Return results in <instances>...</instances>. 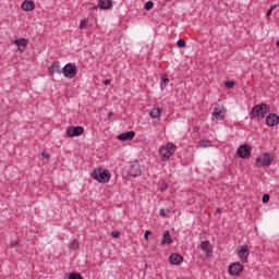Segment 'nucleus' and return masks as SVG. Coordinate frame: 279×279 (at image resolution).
<instances>
[{"label": "nucleus", "instance_id": "6ab92c4d", "mask_svg": "<svg viewBox=\"0 0 279 279\" xmlns=\"http://www.w3.org/2000/svg\"><path fill=\"white\" fill-rule=\"evenodd\" d=\"M129 175H132L133 178H136V175H141V169L138 168V165H132L130 167Z\"/></svg>", "mask_w": 279, "mask_h": 279}, {"label": "nucleus", "instance_id": "2f4dec72", "mask_svg": "<svg viewBox=\"0 0 279 279\" xmlns=\"http://www.w3.org/2000/svg\"><path fill=\"white\" fill-rule=\"evenodd\" d=\"M113 239H119V236H121L120 232H113L112 233Z\"/></svg>", "mask_w": 279, "mask_h": 279}, {"label": "nucleus", "instance_id": "a878e982", "mask_svg": "<svg viewBox=\"0 0 279 279\" xmlns=\"http://www.w3.org/2000/svg\"><path fill=\"white\" fill-rule=\"evenodd\" d=\"M70 247L71 250H77L80 247V242H77V240L72 241Z\"/></svg>", "mask_w": 279, "mask_h": 279}, {"label": "nucleus", "instance_id": "72a5a7b5", "mask_svg": "<svg viewBox=\"0 0 279 279\" xmlns=\"http://www.w3.org/2000/svg\"><path fill=\"white\" fill-rule=\"evenodd\" d=\"M167 189H169V185H167V183H163V185L161 186V191H167Z\"/></svg>", "mask_w": 279, "mask_h": 279}, {"label": "nucleus", "instance_id": "9d476101", "mask_svg": "<svg viewBox=\"0 0 279 279\" xmlns=\"http://www.w3.org/2000/svg\"><path fill=\"white\" fill-rule=\"evenodd\" d=\"M279 123V117L276 113H270L266 117V125H268V128H276V125H278Z\"/></svg>", "mask_w": 279, "mask_h": 279}, {"label": "nucleus", "instance_id": "4468645a", "mask_svg": "<svg viewBox=\"0 0 279 279\" xmlns=\"http://www.w3.org/2000/svg\"><path fill=\"white\" fill-rule=\"evenodd\" d=\"M49 73L53 75V73H58L59 75H62V68L60 66L59 61H54L50 66H49Z\"/></svg>", "mask_w": 279, "mask_h": 279}, {"label": "nucleus", "instance_id": "dca6fc26", "mask_svg": "<svg viewBox=\"0 0 279 279\" xmlns=\"http://www.w3.org/2000/svg\"><path fill=\"white\" fill-rule=\"evenodd\" d=\"M35 8L36 5L34 4V1L25 0L22 2V10H24V12H32Z\"/></svg>", "mask_w": 279, "mask_h": 279}, {"label": "nucleus", "instance_id": "473e14b6", "mask_svg": "<svg viewBox=\"0 0 279 279\" xmlns=\"http://www.w3.org/2000/svg\"><path fill=\"white\" fill-rule=\"evenodd\" d=\"M11 245H13V247L19 246V241L16 240L11 241Z\"/></svg>", "mask_w": 279, "mask_h": 279}, {"label": "nucleus", "instance_id": "5701e85b", "mask_svg": "<svg viewBox=\"0 0 279 279\" xmlns=\"http://www.w3.org/2000/svg\"><path fill=\"white\" fill-rule=\"evenodd\" d=\"M68 278L69 279H84V277H82V274H80V272H72L69 275Z\"/></svg>", "mask_w": 279, "mask_h": 279}, {"label": "nucleus", "instance_id": "20e7f679", "mask_svg": "<svg viewBox=\"0 0 279 279\" xmlns=\"http://www.w3.org/2000/svg\"><path fill=\"white\" fill-rule=\"evenodd\" d=\"M62 74L68 80H73V77H75V75H77V65H75V63H66L62 68Z\"/></svg>", "mask_w": 279, "mask_h": 279}, {"label": "nucleus", "instance_id": "c9c22d12", "mask_svg": "<svg viewBox=\"0 0 279 279\" xmlns=\"http://www.w3.org/2000/svg\"><path fill=\"white\" fill-rule=\"evenodd\" d=\"M104 84H105V86H110V80H105Z\"/></svg>", "mask_w": 279, "mask_h": 279}, {"label": "nucleus", "instance_id": "6e6552de", "mask_svg": "<svg viewBox=\"0 0 279 279\" xmlns=\"http://www.w3.org/2000/svg\"><path fill=\"white\" fill-rule=\"evenodd\" d=\"M238 256L242 263H247V256H250V246H240L238 251Z\"/></svg>", "mask_w": 279, "mask_h": 279}, {"label": "nucleus", "instance_id": "393cba45", "mask_svg": "<svg viewBox=\"0 0 279 279\" xmlns=\"http://www.w3.org/2000/svg\"><path fill=\"white\" fill-rule=\"evenodd\" d=\"M87 25H88V20H86V19L82 20L81 23H80V28L81 29H86Z\"/></svg>", "mask_w": 279, "mask_h": 279}, {"label": "nucleus", "instance_id": "ea45409f", "mask_svg": "<svg viewBox=\"0 0 279 279\" xmlns=\"http://www.w3.org/2000/svg\"><path fill=\"white\" fill-rule=\"evenodd\" d=\"M216 213L221 214V209L220 208L216 209Z\"/></svg>", "mask_w": 279, "mask_h": 279}, {"label": "nucleus", "instance_id": "cd10ccee", "mask_svg": "<svg viewBox=\"0 0 279 279\" xmlns=\"http://www.w3.org/2000/svg\"><path fill=\"white\" fill-rule=\"evenodd\" d=\"M225 86H227V88H234V81L225 82Z\"/></svg>", "mask_w": 279, "mask_h": 279}, {"label": "nucleus", "instance_id": "4be33fe9", "mask_svg": "<svg viewBox=\"0 0 279 279\" xmlns=\"http://www.w3.org/2000/svg\"><path fill=\"white\" fill-rule=\"evenodd\" d=\"M167 84H169V78H167V74L161 75V88H167Z\"/></svg>", "mask_w": 279, "mask_h": 279}, {"label": "nucleus", "instance_id": "f3484780", "mask_svg": "<svg viewBox=\"0 0 279 279\" xmlns=\"http://www.w3.org/2000/svg\"><path fill=\"white\" fill-rule=\"evenodd\" d=\"M169 260L171 265H180L184 258H182V255L180 254H172L170 255Z\"/></svg>", "mask_w": 279, "mask_h": 279}, {"label": "nucleus", "instance_id": "58836bf2", "mask_svg": "<svg viewBox=\"0 0 279 279\" xmlns=\"http://www.w3.org/2000/svg\"><path fill=\"white\" fill-rule=\"evenodd\" d=\"M41 156H43L44 158H49V155H48L47 153H41Z\"/></svg>", "mask_w": 279, "mask_h": 279}, {"label": "nucleus", "instance_id": "e433bc0d", "mask_svg": "<svg viewBox=\"0 0 279 279\" xmlns=\"http://www.w3.org/2000/svg\"><path fill=\"white\" fill-rule=\"evenodd\" d=\"M278 7H279V4H274L270 7V10L274 12V10H276V8H278Z\"/></svg>", "mask_w": 279, "mask_h": 279}, {"label": "nucleus", "instance_id": "7ed1b4c3", "mask_svg": "<svg viewBox=\"0 0 279 279\" xmlns=\"http://www.w3.org/2000/svg\"><path fill=\"white\" fill-rule=\"evenodd\" d=\"M269 114V106L267 104L256 105L252 112V119H265V116Z\"/></svg>", "mask_w": 279, "mask_h": 279}, {"label": "nucleus", "instance_id": "f8f14e48", "mask_svg": "<svg viewBox=\"0 0 279 279\" xmlns=\"http://www.w3.org/2000/svg\"><path fill=\"white\" fill-rule=\"evenodd\" d=\"M13 45H16L19 51H25L27 45H29V40L25 38L14 39Z\"/></svg>", "mask_w": 279, "mask_h": 279}, {"label": "nucleus", "instance_id": "f257e3e1", "mask_svg": "<svg viewBox=\"0 0 279 279\" xmlns=\"http://www.w3.org/2000/svg\"><path fill=\"white\" fill-rule=\"evenodd\" d=\"M92 178L94 180H97V182H100L101 184H106L110 182V170L105 169V168H96L92 172Z\"/></svg>", "mask_w": 279, "mask_h": 279}, {"label": "nucleus", "instance_id": "2eb2a0df", "mask_svg": "<svg viewBox=\"0 0 279 279\" xmlns=\"http://www.w3.org/2000/svg\"><path fill=\"white\" fill-rule=\"evenodd\" d=\"M201 250L206 254V256H210V254H213V246L208 241L202 242Z\"/></svg>", "mask_w": 279, "mask_h": 279}, {"label": "nucleus", "instance_id": "f704fd0d", "mask_svg": "<svg viewBox=\"0 0 279 279\" xmlns=\"http://www.w3.org/2000/svg\"><path fill=\"white\" fill-rule=\"evenodd\" d=\"M272 12H274V11L269 9V10L267 11V13H266V16L269 19V16H271Z\"/></svg>", "mask_w": 279, "mask_h": 279}, {"label": "nucleus", "instance_id": "4c0bfd02", "mask_svg": "<svg viewBox=\"0 0 279 279\" xmlns=\"http://www.w3.org/2000/svg\"><path fill=\"white\" fill-rule=\"evenodd\" d=\"M159 215H161V217H165V215H166L165 209H160Z\"/></svg>", "mask_w": 279, "mask_h": 279}, {"label": "nucleus", "instance_id": "9b49d317", "mask_svg": "<svg viewBox=\"0 0 279 279\" xmlns=\"http://www.w3.org/2000/svg\"><path fill=\"white\" fill-rule=\"evenodd\" d=\"M250 154H252L250 145H242L238 148V156L241 158H248Z\"/></svg>", "mask_w": 279, "mask_h": 279}, {"label": "nucleus", "instance_id": "1a4fd4ad", "mask_svg": "<svg viewBox=\"0 0 279 279\" xmlns=\"http://www.w3.org/2000/svg\"><path fill=\"white\" fill-rule=\"evenodd\" d=\"M229 274L231 276H239L240 274H243V265L239 262L231 264L229 266Z\"/></svg>", "mask_w": 279, "mask_h": 279}, {"label": "nucleus", "instance_id": "bb28decb", "mask_svg": "<svg viewBox=\"0 0 279 279\" xmlns=\"http://www.w3.org/2000/svg\"><path fill=\"white\" fill-rule=\"evenodd\" d=\"M177 45H178V47H180V49H182V48L186 47V41L184 39H179L177 41Z\"/></svg>", "mask_w": 279, "mask_h": 279}, {"label": "nucleus", "instance_id": "c85d7f7f", "mask_svg": "<svg viewBox=\"0 0 279 279\" xmlns=\"http://www.w3.org/2000/svg\"><path fill=\"white\" fill-rule=\"evenodd\" d=\"M154 9V3L151 1H148L145 3V10H153Z\"/></svg>", "mask_w": 279, "mask_h": 279}, {"label": "nucleus", "instance_id": "ddd939ff", "mask_svg": "<svg viewBox=\"0 0 279 279\" xmlns=\"http://www.w3.org/2000/svg\"><path fill=\"white\" fill-rule=\"evenodd\" d=\"M134 136H136V132L129 131L118 135V141H134Z\"/></svg>", "mask_w": 279, "mask_h": 279}, {"label": "nucleus", "instance_id": "412c9836", "mask_svg": "<svg viewBox=\"0 0 279 279\" xmlns=\"http://www.w3.org/2000/svg\"><path fill=\"white\" fill-rule=\"evenodd\" d=\"M160 114H162V109L154 108L150 111L151 119H160Z\"/></svg>", "mask_w": 279, "mask_h": 279}, {"label": "nucleus", "instance_id": "b1692460", "mask_svg": "<svg viewBox=\"0 0 279 279\" xmlns=\"http://www.w3.org/2000/svg\"><path fill=\"white\" fill-rule=\"evenodd\" d=\"M199 147H203V148L210 147V142L207 141V140H203V141L199 143Z\"/></svg>", "mask_w": 279, "mask_h": 279}, {"label": "nucleus", "instance_id": "c756f323", "mask_svg": "<svg viewBox=\"0 0 279 279\" xmlns=\"http://www.w3.org/2000/svg\"><path fill=\"white\" fill-rule=\"evenodd\" d=\"M262 199L264 204H267L269 202V194H265Z\"/></svg>", "mask_w": 279, "mask_h": 279}, {"label": "nucleus", "instance_id": "7c9ffc66", "mask_svg": "<svg viewBox=\"0 0 279 279\" xmlns=\"http://www.w3.org/2000/svg\"><path fill=\"white\" fill-rule=\"evenodd\" d=\"M149 234H151V231H146L144 234L145 241H149Z\"/></svg>", "mask_w": 279, "mask_h": 279}, {"label": "nucleus", "instance_id": "a211bd4d", "mask_svg": "<svg viewBox=\"0 0 279 279\" xmlns=\"http://www.w3.org/2000/svg\"><path fill=\"white\" fill-rule=\"evenodd\" d=\"M98 5L101 10H110L112 8V0H99Z\"/></svg>", "mask_w": 279, "mask_h": 279}, {"label": "nucleus", "instance_id": "a19ab883", "mask_svg": "<svg viewBox=\"0 0 279 279\" xmlns=\"http://www.w3.org/2000/svg\"><path fill=\"white\" fill-rule=\"evenodd\" d=\"M276 46L279 47V41L276 43Z\"/></svg>", "mask_w": 279, "mask_h": 279}, {"label": "nucleus", "instance_id": "0eeeda50", "mask_svg": "<svg viewBox=\"0 0 279 279\" xmlns=\"http://www.w3.org/2000/svg\"><path fill=\"white\" fill-rule=\"evenodd\" d=\"M66 134L70 138H75L76 136H82L84 134V128L82 126H70L66 129Z\"/></svg>", "mask_w": 279, "mask_h": 279}, {"label": "nucleus", "instance_id": "f03ea898", "mask_svg": "<svg viewBox=\"0 0 279 279\" xmlns=\"http://www.w3.org/2000/svg\"><path fill=\"white\" fill-rule=\"evenodd\" d=\"M175 154V144L167 143L159 147V157L162 162H167Z\"/></svg>", "mask_w": 279, "mask_h": 279}, {"label": "nucleus", "instance_id": "423d86ee", "mask_svg": "<svg viewBox=\"0 0 279 279\" xmlns=\"http://www.w3.org/2000/svg\"><path fill=\"white\" fill-rule=\"evenodd\" d=\"M223 119H226V108L221 106L216 107L211 113V121L219 123V121H223Z\"/></svg>", "mask_w": 279, "mask_h": 279}, {"label": "nucleus", "instance_id": "aec40b11", "mask_svg": "<svg viewBox=\"0 0 279 279\" xmlns=\"http://www.w3.org/2000/svg\"><path fill=\"white\" fill-rule=\"evenodd\" d=\"M173 240L171 239V233L169 231L163 232L162 245H171Z\"/></svg>", "mask_w": 279, "mask_h": 279}, {"label": "nucleus", "instance_id": "39448f33", "mask_svg": "<svg viewBox=\"0 0 279 279\" xmlns=\"http://www.w3.org/2000/svg\"><path fill=\"white\" fill-rule=\"evenodd\" d=\"M257 167H270L274 162V156L268 153H264L255 159Z\"/></svg>", "mask_w": 279, "mask_h": 279}]
</instances>
